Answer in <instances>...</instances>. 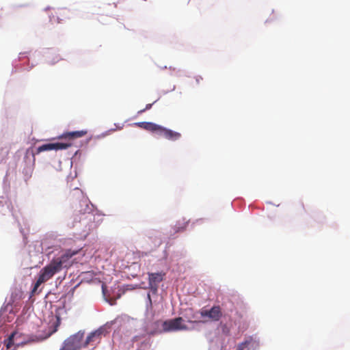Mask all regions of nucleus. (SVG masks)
Returning a JSON list of instances; mask_svg holds the SVG:
<instances>
[{
  "label": "nucleus",
  "instance_id": "nucleus-1",
  "mask_svg": "<svg viewBox=\"0 0 350 350\" xmlns=\"http://www.w3.org/2000/svg\"><path fill=\"white\" fill-rule=\"evenodd\" d=\"M78 252L79 250H66L60 256L54 257L48 265L40 271L31 294L34 295L39 286L51 279L55 274L60 272L63 269L70 268L73 264L72 256Z\"/></svg>",
  "mask_w": 350,
  "mask_h": 350
},
{
  "label": "nucleus",
  "instance_id": "nucleus-2",
  "mask_svg": "<svg viewBox=\"0 0 350 350\" xmlns=\"http://www.w3.org/2000/svg\"><path fill=\"white\" fill-rule=\"evenodd\" d=\"M74 191L76 196L83 198L80 200L79 206L75 209V221L83 222L85 228H87L84 230V232L88 234L92 230L96 228V224L94 222L95 216L88 200L83 197L82 191L79 188H75Z\"/></svg>",
  "mask_w": 350,
  "mask_h": 350
},
{
  "label": "nucleus",
  "instance_id": "nucleus-3",
  "mask_svg": "<svg viewBox=\"0 0 350 350\" xmlns=\"http://www.w3.org/2000/svg\"><path fill=\"white\" fill-rule=\"evenodd\" d=\"M135 124L141 129L155 133L159 136H162L166 139L170 141H176L181 137V134L180 133L167 129L153 122H140L135 123Z\"/></svg>",
  "mask_w": 350,
  "mask_h": 350
},
{
  "label": "nucleus",
  "instance_id": "nucleus-4",
  "mask_svg": "<svg viewBox=\"0 0 350 350\" xmlns=\"http://www.w3.org/2000/svg\"><path fill=\"white\" fill-rule=\"evenodd\" d=\"M85 332L80 330L68 338L64 345V350H79L83 348V337Z\"/></svg>",
  "mask_w": 350,
  "mask_h": 350
},
{
  "label": "nucleus",
  "instance_id": "nucleus-5",
  "mask_svg": "<svg viewBox=\"0 0 350 350\" xmlns=\"http://www.w3.org/2000/svg\"><path fill=\"white\" fill-rule=\"evenodd\" d=\"M162 327L165 332L186 330L188 329L187 326L183 323V319L182 317H177L163 321L162 323Z\"/></svg>",
  "mask_w": 350,
  "mask_h": 350
},
{
  "label": "nucleus",
  "instance_id": "nucleus-6",
  "mask_svg": "<svg viewBox=\"0 0 350 350\" xmlns=\"http://www.w3.org/2000/svg\"><path fill=\"white\" fill-rule=\"evenodd\" d=\"M106 329L100 327L98 329L90 332L83 342V348H88L91 346L94 347L101 339L103 335H105Z\"/></svg>",
  "mask_w": 350,
  "mask_h": 350
},
{
  "label": "nucleus",
  "instance_id": "nucleus-7",
  "mask_svg": "<svg viewBox=\"0 0 350 350\" xmlns=\"http://www.w3.org/2000/svg\"><path fill=\"white\" fill-rule=\"evenodd\" d=\"M200 313L202 317H208L213 321H219L222 316L219 306H213L210 310H202Z\"/></svg>",
  "mask_w": 350,
  "mask_h": 350
},
{
  "label": "nucleus",
  "instance_id": "nucleus-8",
  "mask_svg": "<svg viewBox=\"0 0 350 350\" xmlns=\"http://www.w3.org/2000/svg\"><path fill=\"white\" fill-rule=\"evenodd\" d=\"M71 143H53V144H46L42 146H40L36 149V154H40L42 152L44 151H50L52 150H62L66 149L68 147L71 146Z\"/></svg>",
  "mask_w": 350,
  "mask_h": 350
},
{
  "label": "nucleus",
  "instance_id": "nucleus-9",
  "mask_svg": "<svg viewBox=\"0 0 350 350\" xmlns=\"http://www.w3.org/2000/svg\"><path fill=\"white\" fill-rule=\"evenodd\" d=\"M70 11L66 8H58L55 10V14L50 16L51 21L60 23L69 18Z\"/></svg>",
  "mask_w": 350,
  "mask_h": 350
},
{
  "label": "nucleus",
  "instance_id": "nucleus-10",
  "mask_svg": "<svg viewBox=\"0 0 350 350\" xmlns=\"http://www.w3.org/2000/svg\"><path fill=\"white\" fill-rule=\"evenodd\" d=\"M165 273H149L148 280L150 288L157 290L158 284L163 280Z\"/></svg>",
  "mask_w": 350,
  "mask_h": 350
},
{
  "label": "nucleus",
  "instance_id": "nucleus-11",
  "mask_svg": "<svg viewBox=\"0 0 350 350\" xmlns=\"http://www.w3.org/2000/svg\"><path fill=\"white\" fill-rule=\"evenodd\" d=\"M87 133L88 131L86 130L66 132L63 133L60 137H59V138L72 141L77 138L83 137L87 134Z\"/></svg>",
  "mask_w": 350,
  "mask_h": 350
},
{
  "label": "nucleus",
  "instance_id": "nucleus-12",
  "mask_svg": "<svg viewBox=\"0 0 350 350\" xmlns=\"http://www.w3.org/2000/svg\"><path fill=\"white\" fill-rule=\"evenodd\" d=\"M185 317L187 319V322L189 323H198V321L196 320L198 318L197 314L193 312V310L191 308L186 310V314H185Z\"/></svg>",
  "mask_w": 350,
  "mask_h": 350
},
{
  "label": "nucleus",
  "instance_id": "nucleus-13",
  "mask_svg": "<svg viewBox=\"0 0 350 350\" xmlns=\"http://www.w3.org/2000/svg\"><path fill=\"white\" fill-rule=\"evenodd\" d=\"M18 333L16 332H12L8 338L6 340H5V345L6 346L7 349H10L14 345V339L15 336Z\"/></svg>",
  "mask_w": 350,
  "mask_h": 350
},
{
  "label": "nucleus",
  "instance_id": "nucleus-14",
  "mask_svg": "<svg viewBox=\"0 0 350 350\" xmlns=\"http://www.w3.org/2000/svg\"><path fill=\"white\" fill-rule=\"evenodd\" d=\"M248 344L249 343L247 341L241 343L240 345H239V346L237 347V350H248L247 349Z\"/></svg>",
  "mask_w": 350,
  "mask_h": 350
},
{
  "label": "nucleus",
  "instance_id": "nucleus-15",
  "mask_svg": "<svg viewBox=\"0 0 350 350\" xmlns=\"http://www.w3.org/2000/svg\"><path fill=\"white\" fill-rule=\"evenodd\" d=\"M152 105V104H148V105H146V108L142 109V110H141L139 112L142 113V112L145 111L146 110L150 109L151 108Z\"/></svg>",
  "mask_w": 350,
  "mask_h": 350
},
{
  "label": "nucleus",
  "instance_id": "nucleus-16",
  "mask_svg": "<svg viewBox=\"0 0 350 350\" xmlns=\"http://www.w3.org/2000/svg\"><path fill=\"white\" fill-rule=\"evenodd\" d=\"M143 345H150V343L149 341H144L141 343V345L142 346Z\"/></svg>",
  "mask_w": 350,
  "mask_h": 350
},
{
  "label": "nucleus",
  "instance_id": "nucleus-17",
  "mask_svg": "<svg viewBox=\"0 0 350 350\" xmlns=\"http://www.w3.org/2000/svg\"><path fill=\"white\" fill-rule=\"evenodd\" d=\"M138 338H139V337L137 336H135L133 337L132 340L133 342H135V341H137L138 340Z\"/></svg>",
  "mask_w": 350,
  "mask_h": 350
}]
</instances>
